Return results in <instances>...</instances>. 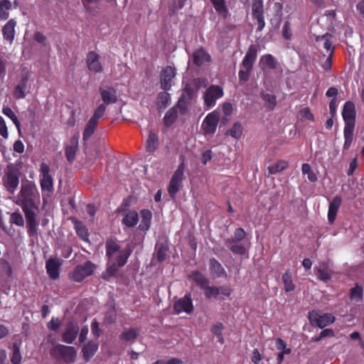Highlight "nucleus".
Listing matches in <instances>:
<instances>
[{
  "mask_svg": "<svg viewBox=\"0 0 364 364\" xmlns=\"http://www.w3.org/2000/svg\"><path fill=\"white\" fill-rule=\"evenodd\" d=\"M12 200L20 206L25 214L28 234L37 235V221L36 211L38 210L41 196L36 183L29 180L22 181L20 191Z\"/></svg>",
  "mask_w": 364,
  "mask_h": 364,
  "instance_id": "nucleus-1",
  "label": "nucleus"
},
{
  "mask_svg": "<svg viewBox=\"0 0 364 364\" xmlns=\"http://www.w3.org/2000/svg\"><path fill=\"white\" fill-rule=\"evenodd\" d=\"M22 173L21 168L15 164H9L4 169L1 177V185L8 194L14 195L20 184Z\"/></svg>",
  "mask_w": 364,
  "mask_h": 364,
  "instance_id": "nucleus-2",
  "label": "nucleus"
},
{
  "mask_svg": "<svg viewBox=\"0 0 364 364\" xmlns=\"http://www.w3.org/2000/svg\"><path fill=\"white\" fill-rule=\"evenodd\" d=\"M257 56V48L255 45H250L240 64L238 73L240 82H247L253 69Z\"/></svg>",
  "mask_w": 364,
  "mask_h": 364,
  "instance_id": "nucleus-3",
  "label": "nucleus"
},
{
  "mask_svg": "<svg viewBox=\"0 0 364 364\" xmlns=\"http://www.w3.org/2000/svg\"><path fill=\"white\" fill-rule=\"evenodd\" d=\"M184 170L185 164L183 161L178 165L177 169L173 173L169 181L168 193L170 197L173 199L176 198L177 193L182 187V183L185 179Z\"/></svg>",
  "mask_w": 364,
  "mask_h": 364,
  "instance_id": "nucleus-4",
  "label": "nucleus"
},
{
  "mask_svg": "<svg viewBox=\"0 0 364 364\" xmlns=\"http://www.w3.org/2000/svg\"><path fill=\"white\" fill-rule=\"evenodd\" d=\"M50 354L56 358H61L66 363H70L75 361L76 350L73 346L57 344L53 348Z\"/></svg>",
  "mask_w": 364,
  "mask_h": 364,
  "instance_id": "nucleus-5",
  "label": "nucleus"
},
{
  "mask_svg": "<svg viewBox=\"0 0 364 364\" xmlns=\"http://www.w3.org/2000/svg\"><path fill=\"white\" fill-rule=\"evenodd\" d=\"M95 269V265L91 261H86L75 267L70 274V278L75 282H80L85 277L92 275Z\"/></svg>",
  "mask_w": 364,
  "mask_h": 364,
  "instance_id": "nucleus-6",
  "label": "nucleus"
},
{
  "mask_svg": "<svg viewBox=\"0 0 364 364\" xmlns=\"http://www.w3.org/2000/svg\"><path fill=\"white\" fill-rule=\"evenodd\" d=\"M223 89L220 85H212L204 93V105L208 108L213 107L216 105L217 100L223 97Z\"/></svg>",
  "mask_w": 364,
  "mask_h": 364,
  "instance_id": "nucleus-7",
  "label": "nucleus"
},
{
  "mask_svg": "<svg viewBox=\"0 0 364 364\" xmlns=\"http://www.w3.org/2000/svg\"><path fill=\"white\" fill-rule=\"evenodd\" d=\"M100 93L102 103L96 109H100L102 114L104 115L107 106L110 104H114L117 101V90L114 87H108L107 89L100 88Z\"/></svg>",
  "mask_w": 364,
  "mask_h": 364,
  "instance_id": "nucleus-8",
  "label": "nucleus"
},
{
  "mask_svg": "<svg viewBox=\"0 0 364 364\" xmlns=\"http://www.w3.org/2000/svg\"><path fill=\"white\" fill-rule=\"evenodd\" d=\"M252 18L257 21V31H262L265 26L263 0H252Z\"/></svg>",
  "mask_w": 364,
  "mask_h": 364,
  "instance_id": "nucleus-9",
  "label": "nucleus"
},
{
  "mask_svg": "<svg viewBox=\"0 0 364 364\" xmlns=\"http://www.w3.org/2000/svg\"><path fill=\"white\" fill-rule=\"evenodd\" d=\"M309 318L312 326H316L323 328L333 323L336 318L331 313L319 314L315 311L309 312Z\"/></svg>",
  "mask_w": 364,
  "mask_h": 364,
  "instance_id": "nucleus-10",
  "label": "nucleus"
},
{
  "mask_svg": "<svg viewBox=\"0 0 364 364\" xmlns=\"http://www.w3.org/2000/svg\"><path fill=\"white\" fill-rule=\"evenodd\" d=\"M342 117L345 123L344 128H353L355 126V106L352 101H347L345 102L343 110Z\"/></svg>",
  "mask_w": 364,
  "mask_h": 364,
  "instance_id": "nucleus-11",
  "label": "nucleus"
},
{
  "mask_svg": "<svg viewBox=\"0 0 364 364\" xmlns=\"http://www.w3.org/2000/svg\"><path fill=\"white\" fill-rule=\"evenodd\" d=\"M173 309L176 314H180L182 312L191 314L194 307L191 293H186L184 296L178 299L173 304Z\"/></svg>",
  "mask_w": 364,
  "mask_h": 364,
  "instance_id": "nucleus-12",
  "label": "nucleus"
},
{
  "mask_svg": "<svg viewBox=\"0 0 364 364\" xmlns=\"http://www.w3.org/2000/svg\"><path fill=\"white\" fill-rule=\"evenodd\" d=\"M219 120L220 115L216 111L208 114L202 124L204 134H213L216 131Z\"/></svg>",
  "mask_w": 364,
  "mask_h": 364,
  "instance_id": "nucleus-13",
  "label": "nucleus"
},
{
  "mask_svg": "<svg viewBox=\"0 0 364 364\" xmlns=\"http://www.w3.org/2000/svg\"><path fill=\"white\" fill-rule=\"evenodd\" d=\"M102 116L101 108L95 109L93 115L88 120L82 132L83 141H86L92 136L97 127L99 119Z\"/></svg>",
  "mask_w": 364,
  "mask_h": 364,
  "instance_id": "nucleus-14",
  "label": "nucleus"
},
{
  "mask_svg": "<svg viewBox=\"0 0 364 364\" xmlns=\"http://www.w3.org/2000/svg\"><path fill=\"white\" fill-rule=\"evenodd\" d=\"M176 76V69L167 65L164 68L161 73L160 82L161 88L164 91H168L172 87L171 81Z\"/></svg>",
  "mask_w": 364,
  "mask_h": 364,
  "instance_id": "nucleus-15",
  "label": "nucleus"
},
{
  "mask_svg": "<svg viewBox=\"0 0 364 364\" xmlns=\"http://www.w3.org/2000/svg\"><path fill=\"white\" fill-rule=\"evenodd\" d=\"M79 330L78 323L75 321H70L62 334V341L68 344L73 343L79 333Z\"/></svg>",
  "mask_w": 364,
  "mask_h": 364,
  "instance_id": "nucleus-16",
  "label": "nucleus"
},
{
  "mask_svg": "<svg viewBox=\"0 0 364 364\" xmlns=\"http://www.w3.org/2000/svg\"><path fill=\"white\" fill-rule=\"evenodd\" d=\"M61 263L58 258H50L46 262L47 274L51 279H57L60 277Z\"/></svg>",
  "mask_w": 364,
  "mask_h": 364,
  "instance_id": "nucleus-17",
  "label": "nucleus"
},
{
  "mask_svg": "<svg viewBox=\"0 0 364 364\" xmlns=\"http://www.w3.org/2000/svg\"><path fill=\"white\" fill-rule=\"evenodd\" d=\"M100 56L95 51H90L87 55L86 63L87 68L95 73H101L103 70L102 64L99 61Z\"/></svg>",
  "mask_w": 364,
  "mask_h": 364,
  "instance_id": "nucleus-18",
  "label": "nucleus"
},
{
  "mask_svg": "<svg viewBox=\"0 0 364 364\" xmlns=\"http://www.w3.org/2000/svg\"><path fill=\"white\" fill-rule=\"evenodd\" d=\"M16 21L15 19H10L2 28L4 39L12 44L15 38V27Z\"/></svg>",
  "mask_w": 364,
  "mask_h": 364,
  "instance_id": "nucleus-19",
  "label": "nucleus"
},
{
  "mask_svg": "<svg viewBox=\"0 0 364 364\" xmlns=\"http://www.w3.org/2000/svg\"><path fill=\"white\" fill-rule=\"evenodd\" d=\"M192 57L193 63L197 66H200L204 63L211 61V56L203 48H199L196 50L193 53Z\"/></svg>",
  "mask_w": 364,
  "mask_h": 364,
  "instance_id": "nucleus-20",
  "label": "nucleus"
},
{
  "mask_svg": "<svg viewBox=\"0 0 364 364\" xmlns=\"http://www.w3.org/2000/svg\"><path fill=\"white\" fill-rule=\"evenodd\" d=\"M341 203L342 198L340 196H335L331 201L328 210V220L330 223H333L335 221Z\"/></svg>",
  "mask_w": 364,
  "mask_h": 364,
  "instance_id": "nucleus-21",
  "label": "nucleus"
},
{
  "mask_svg": "<svg viewBox=\"0 0 364 364\" xmlns=\"http://www.w3.org/2000/svg\"><path fill=\"white\" fill-rule=\"evenodd\" d=\"M315 273L318 279L327 282L331 280L333 272L327 263L323 262L319 267L315 268Z\"/></svg>",
  "mask_w": 364,
  "mask_h": 364,
  "instance_id": "nucleus-22",
  "label": "nucleus"
},
{
  "mask_svg": "<svg viewBox=\"0 0 364 364\" xmlns=\"http://www.w3.org/2000/svg\"><path fill=\"white\" fill-rule=\"evenodd\" d=\"M99 345L97 342L93 341H88L82 349L83 358L86 362H88L91 358L94 356L98 350Z\"/></svg>",
  "mask_w": 364,
  "mask_h": 364,
  "instance_id": "nucleus-23",
  "label": "nucleus"
},
{
  "mask_svg": "<svg viewBox=\"0 0 364 364\" xmlns=\"http://www.w3.org/2000/svg\"><path fill=\"white\" fill-rule=\"evenodd\" d=\"M141 223L139 229L141 231H147L151 226L152 213L149 209H142L140 211Z\"/></svg>",
  "mask_w": 364,
  "mask_h": 364,
  "instance_id": "nucleus-24",
  "label": "nucleus"
},
{
  "mask_svg": "<svg viewBox=\"0 0 364 364\" xmlns=\"http://www.w3.org/2000/svg\"><path fill=\"white\" fill-rule=\"evenodd\" d=\"M139 335V330L137 328H128L119 336V338L124 342L134 343Z\"/></svg>",
  "mask_w": 364,
  "mask_h": 364,
  "instance_id": "nucleus-25",
  "label": "nucleus"
},
{
  "mask_svg": "<svg viewBox=\"0 0 364 364\" xmlns=\"http://www.w3.org/2000/svg\"><path fill=\"white\" fill-rule=\"evenodd\" d=\"M188 277L194 281L198 287H199L202 290L205 289L210 282L209 279L198 270L193 271L189 274Z\"/></svg>",
  "mask_w": 364,
  "mask_h": 364,
  "instance_id": "nucleus-26",
  "label": "nucleus"
},
{
  "mask_svg": "<svg viewBox=\"0 0 364 364\" xmlns=\"http://www.w3.org/2000/svg\"><path fill=\"white\" fill-rule=\"evenodd\" d=\"M159 140L158 134L152 130L149 131L146 142V150L148 152H154L159 147Z\"/></svg>",
  "mask_w": 364,
  "mask_h": 364,
  "instance_id": "nucleus-27",
  "label": "nucleus"
},
{
  "mask_svg": "<svg viewBox=\"0 0 364 364\" xmlns=\"http://www.w3.org/2000/svg\"><path fill=\"white\" fill-rule=\"evenodd\" d=\"M28 81V76L25 75L22 77L19 84H18L14 91V96L16 99H23L26 97L25 90L27 86V82Z\"/></svg>",
  "mask_w": 364,
  "mask_h": 364,
  "instance_id": "nucleus-28",
  "label": "nucleus"
},
{
  "mask_svg": "<svg viewBox=\"0 0 364 364\" xmlns=\"http://www.w3.org/2000/svg\"><path fill=\"white\" fill-rule=\"evenodd\" d=\"M139 221V215L136 210H131L124 214L122 223L128 227H134Z\"/></svg>",
  "mask_w": 364,
  "mask_h": 364,
  "instance_id": "nucleus-29",
  "label": "nucleus"
},
{
  "mask_svg": "<svg viewBox=\"0 0 364 364\" xmlns=\"http://www.w3.org/2000/svg\"><path fill=\"white\" fill-rule=\"evenodd\" d=\"M73 221L77 236L82 240L87 241L89 233L86 226L81 221H79L75 218H74Z\"/></svg>",
  "mask_w": 364,
  "mask_h": 364,
  "instance_id": "nucleus-30",
  "label": "nucleus"
},
{
  "mask_svg": "<svg viewBox=\"0 0 364 364\" xmlns=\"http://www.w3.org/2000/svg\"><path fill=\"white\" fill-rule=\"evenodd\" d=\"M209 269L210 272L218 277H220L225 274V269L215 258L210 259Z\"/></svg>",
  "mask_w": 364,
  "mask_h": 364,
  "instance_id": "nucleus-31",
  "label": "nucleus"
},
{
  "mask_svg": "<svg viewBox=\"0 0 364 364\" xmlns=\"http://www.w3.org/2000/svg\"><path fill=\"white\" fill-rule=\"evenodd\" d=\"M171 103V96L166 91L160 92L156 100V106L159 109H165Z\"/></svg>",
  "mask_w": 364,
  "mask_h": 364,
  "instance_id": "nucleus-32",
  "label": "nucleus"
},
{
  "mask_svg": "<svg viewBox=\"0 0 364 364\" xmlns=\"http://www.w3.org/2000/svg\"><path fill=\"white\" fill-rule=\"evenodd\" d=\"M282 279L284 283V289L286 292H291L295 289V285L292 280V273L289 269L283 274Z\"/></svg>",
  "mask_w": 364,
  "mask_h": 364,
  "instance_id": "nucleus-33",
  "label": "nucleus"
},
{
  "mask_svg": "<svg viewBox=\"0 0 364 364\" xmlns=\"http://www.w3.org/2000/svg\"><path fill=\"white\" fill-rule=\"evenodd\" d=\"M289 166L288 161L285 160H279L274 164L268 167V172L270 175L277 174L287 169Z\"/></svg>",
  "mask_w": 364,
  "mask_h": 364,
  "instance_id": "nucleus-34",
  "label": "nucleus"
},
{
  "mask_svg": "<svg viewBox=\"0 0 364 364\" xmlns=\"http://www.w3.org/2000/svg\"><path fill=\"white\" fill-rule=\"evenodd\" d=\"M260 64L262 66L274 70L277 66V62L274 57L271 54H265L260 58Z\"/></svg>",
  "mask_w": 364,
  "mask_h": 364,
  "instance_id": "nucleus-35",
  "label": "nucleus"
},
{
  "mask_svg": "<svg viewBox=\"0 0 364 364\" xmlns=\"http://www.w3.org/2000/svg\"><path fill=\"white\" fill-rule=\"evenodd\" d=\"M106 255L111 259L113 255L120 251V246L113 240H107L105 245Z\"/></svg>",
  "mask_w": 364,
  "mask_h": 364,
  "instance_id": "nucleus-36",
  "label": "nucleus"
},
{
  "mask_svg": "<svg viewBox=\"0 0 364 364\" xmlns=\"http://www.w3.org/2000/svg\"><path fill=\"white\" fill-rule=\"evenodd\" d=\"M119 267L116 264H109L107 267L106 271L102 273L101 277L106 281H109L112 277H114L119 270Z\"/></svg>",
  "mask_w": 364,
  "mask_h": 364,
  "instance_id": "nucleus-37",
  "label": "nucleus"
},
{
  "mask_svg": "<svg viewBox=\"0 0 364 364\" xmlns=\"http://www.w3.org/2000/svg\"><path fill=\"white\" fill-rule=\"evenodd\" d=\"M178 117V112L177 109L174 107H172L169 109L166 113L165 114V116L164 117V124L166 127H170L172 125Z\"/></svg>",
  "mask_w": 364,
  "mask_h": 364,
  "instance_id": "nucleus-38",
  "label": "nucleus"
},
{
  "mask_svg": "<svg viewBox=\"0 0 364 364\" xmlns=\"http://www.w3.org/2000/svg\"><path fill=\"white\" fill-rule=\"evenodd\" d=\"M215 11L224 18H226L228 10L225 6V0H210Z\"/></svg>",
  "mask_w": 364,
  "mask_h": 364,
  "instance_id": "nucleus-39",
  "label": "nucleus"
},
{
  "mask_svg": "<svg viewBox=\"0 0 364 364\" xmlns=\"http://www.w3.org/2000/svg\"><path fill=\"white\" fill-rule=\"evenodd\" d=\"M2 113L11 119L17 128L18 133L21 134V124L13 110L9 107H4L2 109Z\"/></svg>",
  "mask_w": 364,
  "mask_h": 364,
  "instance_id": "nucleus-40",
  "label": "nucleus"
},
{
  "mask_svg": "<svg viewBox=\"0 0 364 364\" xmlns=\"http://www.w3.org/2000/svg\"><path fill=\"white\" fill-rule=\"evenodd\" d=\"M243 127L240 122L234 123L232 128L227 131L226 134L232 137L239 139L242 134Z\"/></svg>",
  "mask_w": 364,
  "mask_h": 364,
  "instance_id": "nucleus-41",
  "label": "nucleus"
},
{
  "mask_svg": "<svg viewBox=\"0 0 364 364\" xmlns=\"http://www.w3.org/2000/svg\"><path fill=\"white\" fill-rule=\"evenodd\" d=\"M261 97L265 102V105L269 109L273 110L277 106V97L274 95L262 93L261 95Z\"/></svg>",
  "mask_w": 364,
  "mask_h": 364,
  "instance_id": "nucleus-42",
  "label": "nucleus"
},
{
  "mask_svg": "<svg viewBox=\"0 0 364 364\" xmlns=\"http://www.w3.org/2000/svg\"><path fill=\"white\" fill-rule=\"evenodd\" d=\"M350 298L355 301H360L363 298V289L361 286L356 284L355 287L350 289Z\"/></svg>",
  "mask_w": 364,
  "mask_h": 364,
  "instance_id": "nucleus-43",
  "label": "nucleus"
},
{
  "mask_svg": "<svg viewBox=\"0 0 364 364\" xmlns=\"http://www.w3.org/2000/svg\"><path fill=\"white\" fill-rule=\"evenodd\" d=\"M131 253V249L129 247H127L122 254L116 257L115 261L113 263L116 264L119 267L124 266L127 262Z\"/></svg>",
  "mask_w": 364,
  "mask_h": 364,
  "instance_id": "nucleus-44",
  "label": "nucleus"
},
{
  "mask_svg": "<svg viewBox=\"0 0 364 364\" xmlns=\"http://www.w3.org/2000/svg\"><path fill=\"white\" fill-rule=\"evenodd\" d=\"M331 38L332 35L328 33H326L321 36L316 37V41L317 42L323 41V48L326 50V51L331 52L332 50H334V48L332 47V43L331 41Z\"/></svg>",
  "mask_w": 364,
  "mask_h": 364,
  "instance_id": "nucleus-45",
  "label": "nucleus"
},
{
  "mask_svg": "<svg viewBox=\"0 0 364 364\" xmlns=\"http://www.w3.org/2000/svg\"><path fill=\"white\" fill-rule=\"evenodd\" d=\"M301 171L304 175H307L309 181L311 182H316L318 179L316 174L311 169L309 164H303L301 166Z\"/></svg>",
  "mask_w": 364,
  "mask_h": 364,
  "instance_id": "nucleus-46",
  "label": "nucleus"
},
{
  "mask_svg": "<svg viewBox=\"0 0 364 364\" xmlns=\"http://www.w3.org/2000/svg\"><path fill=\"white\" fill-rule=\"evenodd\" d=\"M354 129H353V128H344L343 134H344L345 141H344V144H343V148L345 149H349L352 144L353 139Z\"/></svg>",
  "mask_w": 364,
  "mask_h": 364,
  "instance_id": "nucleus-47",
  "label": "nucleus"
},
{
  "mask_svg": "<svg viewBox=\"0 0 364 364\" xmlns=\"http://www.w3.org/2000/svg\"><path fill=\"white\" fill-rule=\"evenodd\" d=\"M40 183L42 191L51 192L53 190V180L51 176L42 177Z\"/></svg>",
  "mask_w": 364,
  "mask_h": 364,
  "instance_id": "nucleus-48",
  "label": "nucleus"
},
{
  "mask_svg": "<svg viewBox=\"0 0 364 364\" xmlns=\"http://www.w3.org/2000/svg\"><path fill=\"white\" fill-rule=\"evenodd\" d=\"M13 352L11 357V362L12 364H21L22 356L21 354L20 348L16 343L13 344Z\"/></svg>",
  "mask_w": 364,
  "mask_h": 364,
  "instance_id": "nucleus-49",
  "label": "nucleus"
},
{
  "mask_svg": "<svg viewBox=\"0 0 364 364\" xmlns=\"http://www.w3.org/2000/svg\"><path fill=\"white\" fill-rule=\"evenodd\" d=\"M77 150V145H69L66 146L65 149V154L67 160L69 162H73L75 158V154Z\"/></svg>",
  "mask_w": 364,
  "mask_h": 364,
  "instance_id": "nucleus-50",
  "label": "nucleus"
},
{
  "mask_svg": "<svg viewBox=\"0 0 364 364\" xmlns=\"http://www.w3.org/2000/svg\"><path fill=\"white\" fill-rule=\"evenodd\" d=\"M203 290L207 299L216 298L219 295L218 287H210L208 284Z\"/></svg>",
  "mask_w": 364,
  "mask_h": 364,
  "instance_id": "nucleus-51",
  "label": "nucleus"
},
{
  "mask_svg": "<svg viewBox=\"0 0 364 364\" xmlns=\"http://www.w3.org/2000/svg\"><path fill=\"white\" fill-rule=\"evenodd\" d=\"M10 219L11 223L18 226L22 227L24 225V219L19 212H14L11 213Z\"/></svg>",
  "mask_w": 364,
  "mask_h": 364,
  "instance_id": "nucleus-52",
  "label": "nucleus"
},
{
  "mask_svg": "<svg viewBox=\"0 0 364 364\" xmlns=\"http://www.w3.org/2000/svg\"><path fill=\"white\" fill-rule=\"evenodd\" d=\"M282 36L286 40H291L292 37L291 26L289 21H285L282 28Z\"/></svg>",
  "mask_w": 364,
  "mask_h": 364,
  "instance_id": "nucleus-53",
  "label": "nucleus"
},
{
  "mask_svg": "<svg viewBox=\"0 0 364 364\" xmlns=\"http://www.w3.org/2000/svg\"><path fill=\"white\" fill-rule=\"evenodd\" d=\"M61 325V321L58 318L52 317L50 321L47 323L49 330L57 331Z\"/></svg>",
  "mask_w": 364,
  "mask_h": 364,
  "instance_id": "nucleus-54",
  "label": "nucleus"
},
{
  "mask_svg": "<svg viewBox=\"0 0 364 364\" xmlns=\"http://www.w3.org/2000/svg\"><path fill=\"white\" fill-rule=\"evenodd\" d=\"M167 248L165 245H161L156 252V257L158 261L163 262L166 257Z\"/></svg>",
  "mask_w": 364,
  "mask_h": 364,
  "instance_id": "nucleus-55",
  "label": "nucleus"
},
{
  "mask_svg": "<svg viewBox=\"0 0 364 364\" xmlns=\"http://www.w3.org/2000/svg\"><path fill=\"white\" fill-rule=\"evenodd\" d=\"M246 237V232L242 228H236L234 232V238L237 242L243 240Z\"/></svg>",
  "mask_w": 364,
  "mask_h": 364,
  "instance_id": "nucleus-56",
  "label": "nucleus"
},
{
  "mask_svg": "<svg viewBox=\"0 0 364 364\" xmlns=\"http://www.w3.org/2000/svg\"><path fill=\"white\" fill-rule=\"evenodd\" d=\"M230 250L234 253L240 255H243L246 253L245 247L242 245H233L230 247Z\"/></svg>",
  "mask_w": 364,
  "mask_h": 364,
  "instance_id": "nucleus-57",
  "label": "nucleus"
},
{
  "mask_svg": "<svg viewBox=\"0 0 364 364\" xmlns=\"http://www.w3.org/2000/svg\"><path fill=\"white\" fill-rule=\"evenodd\" d=\"M223 324L220 322H218L211 327L210 331L216 336H221V334L223 333Z\"/></svg>",
  "mask_w": 364,
  "mask_h": 364,
  "instance_id": "nucleus-58",
  "label": "nucleus"
},
{
  "mask_svg": "<svg viewBox=\"0 0 364 364\" xmlns=\"http://www.w3.org/2000/svg\"><path fill=\"white\" fill-rule=\"evenodd\" d=\"M0 135L4 139H7L9 137L7 127L1 116H0Z\"/></svg>",
  "mask_w": 364,
  "mask_h": 364,
  "instance_id": "nucleus-59",
  "label": "nucleus"
},
{
  "mask_svg": "<svg viewBox=\"0 0 364 364\" xmlns=\"http://www.w3.org/2000/svg\"><path fill=\"white\" fill-rule=\"evenodd\" d=\"M300 114L303 118L311 121L314 120V114L311 112V110L309 107H305L301 109Z\"/></svg>",
  "mask_w": 364,
  "mask_h": 364,
  "instance_id": "nucleus-60",
  "label": "nucleus"
},
{
  "mask_svg": "<svg viewBox=\"0 0 364 364\" xmlns=\"http://www.w3.org/2000/svg\"><path fill=\"white\" fill-rule=\"evenodd\" d=\"M337 98H332L329 103V111L332 117L336 114Z\"/></svg>",
  "mask_w": 364,
  "mask_h": 364,
  "instance_id": "nucleus-61",
  "label": "nucleus"
},
{
  "mask_svg": "<svg viewBox=\"0 0 364 364\" xmlns=\"http://www.w3.org/2000/svg\"><path fill=\"white\" fill-rule=\"evenodd\" d=\"M40 171L41 173L42 177L50 176V167L48 164L44 162H42L40 165Z\"/></svg>",
  "mask_w": 364,
  "mask_h": 364,
  "instance_id": "nucleus-62",
  "label": "nucleus"
},
{
  "mask_svg": "<svg viewBox=\"0 0 364 364\" xmlns=\"http://www.w3.org/2000/svg\"><path fill=\"white\" fill-rule=\"evenodd\" d=\"M358 167V161H357V158H354L350 163L349 164V168L347 171V175L348 176H352L355 171V170Z\"/></svg>",
  "mask_w": 364,
  "mask_h": 364,
  "instance_id": "nucleus-63",
  "label": "nucleus"
},
{
  "mask_svg": "<svg viewBox=\"0 0 364 364\" xmlns=\"http://www.w3.org/2000/svg\"><path fill=\"white\" fill-rule=\"evenodd\" d=\"M25 147L24 144L21 140H17L14 144V151L22 154L24 151Z\"/></svg>",
  "mask_w": 364,
  "mask_h": 364,
  "instance_id": "nucleus-64",
  "label": "nucleus"
}]
</instances>
